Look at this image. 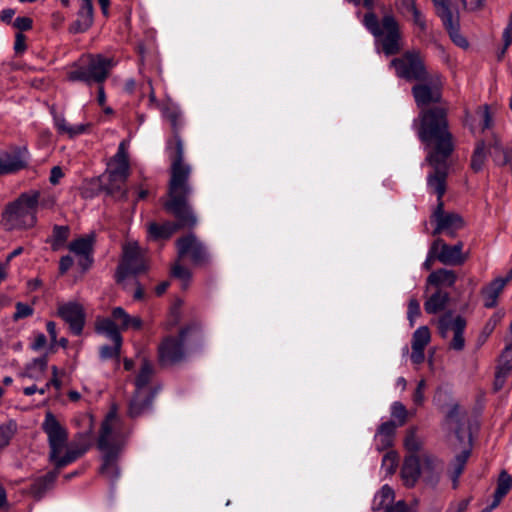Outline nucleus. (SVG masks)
<instances>
[{
	"label": "nucleus",
	"mask_w": 512,
	"mask_h": 512,
	"mask_svg": "<svg viewBox=\"0 0 512 512\" xmlns=\"http://www.w3.org/2000/svg\"><path fill=\"white\" fill-rule=\"evenodd\" d=\"M417 135L428 148L426 160L435 173L446 172L447 160L454 150L453 135L449 130L448 107L438 105L422 109L414 121Z\"/></svg>",
	"instance_id": "1"
},
{
	"label": "nucleus",
	"mask_w": 512,
	"mask_h": 512,
	"mask_svg": "<svg viewBox=\"0 0 512 512\" xmlns=\"http://www.w3.org/2000/svg\"><path fill=\"white\" fill-rule=\"evenodd\" d=\"M47 435L49 461L60 470L82 457L91 447V431L77 433L68 443V431L53 413L47 412L42 423Z\"/></svg>",
	"instance_id": "2"
},
{
	"label": "nucleus",
	"mask_w": 512,
	"mask_h": 512,
	"mask_svg": "<svg viewBox=\"0 0 512 512\" xmlns=\"http://www.w3.org/2000/svg\"><path fill=\"white\" fill-rule=\"evenodd\" d=\"M186 189L176 193L171 190V177L168 182L167 200L163 203L164 209L173 215L177 222L166 221L162 224L150 222L147 224L148 237L151 240L159 241L169 239L181 228H193L197 224V217L193 212L189 199L193 194V187L190 180H186Z\"/></svg>",
	"instance_id": "3"
},
{
	"label": "nucleus",
	"mask_w": 512,
	"mask_h": 512,
	"mask_svg": "<svg viewBox=\"0 0 512 512\" xmlns=\"http://www.w3.org/2000/svg\"><path fill=\"white\" fill-rule=\"evenodd\" d=\"M163 117L169 122L172 136L166 141V153L170 159L171 190L176 193L186 189V180H190L192 166L184 161V143L180 132L185 126L182 110L175 104H168L163 108Z\"/></svg>",
	"instance_id": "4"
},
{
	"label": "nucleus",
	"mask_w": 512,
	"mask_h": 512,
	"mask_svg": "<svg viewBox=\"0 0 512 512\" xmlns=\"http://www.w3.org/2000/svg\"><path fill=\"white\" fill-rule=\"evenodd\" d=\"M363 6L369 10L364 15L363 24L367 30L377 38L382 45V50L386 56L399 53L401 50L400 25L391 11H386L379 20L373 12L374 0H361Z\"/></svg>",
	"instance_id": "5"
},
{
	"label": "nucleus",
	"mask_w": 512,
	"mask_h": 512,
	"mask_svg": "<svg viewBox=\"0 0 512 512\" xmlns=\"http://www.w3.org/2000/svg\"><path fill=\"white\" fill-rule=\"evenodd\" d=\"M446 172H438V174L429 175L427 178L428 188L437 195V205L431 214V222L435 223L433 235L446 234L453 238L457 232L464 228L465 221L463 217L451 211L444 209L442 200L446 192Z\"/></svg>",
	"instance_id": "6"
},
{
	"label": "nucleus",
	"mask_w": 512,
	"mask_h": 512,
	"mask_svg": "<svg viewBox=\"0 0 512 512\" xmlns=\"http://www.w3.org/2000/svg\"><path fill=\"white\" fill-rule=\"evenodd\" d=\"M40 192L30 190L9 203L2 213L1 223L6 230L29 229L37 223Z\"/></svg>",
	"instance_id": "7"
},
{
	"label": "nucleus",
	"mask_w": 512,
	"mask_h": 512,
	"mask_svg": "<svg viewBox=\"0 0 512 512\" xmlns=\"http://www.w3.org/2000/svg\"><path fill=\"white\" fill-rule=\"evenodd\" d=\"M114 64L112 59L101 54L83 56L78 63L73 64L67 73L72 82H83L89 86L103 84L108 78Z\"/></svg>",
	"instance_id": "8"
},
{
	"label": "nucleus",
	"mask_w": 512,
	"mask_h": 512,
	"mask_svg": "<svg viewBox=\"0 0 512 512\" xmlns=\"http://www.w3.org/2000/svg\"><path fill=\"white\" fill-rule=\"evenodd\" d=\"M200 331V324L193 321L182 327L177 336L167 335L158 345V361L161 366H172L186 357L185 342L192 333Z\"/></svg>",
	"instance_id": "9"
},
{
	"label": "nucleus",
	"mask_w": 512,
	"mask_h": 512,
	"mask_svg": "<svg viewBox=\"0 0 512 512\" xmlns=\"http://www.w3.org/2000/svg\"><path fill=\"white\" fill-rule=\"evenodd\" d=\"M128 435L129 431L124 427L122 420L115 411H110L101 424L97 447L99 450L120 452Z\"/></svg>",
	"instance_id": "10"
},
{
	"label": "nucleus",
	"mask_w": 512,
	"mask_h": 512,
	"mask_svg": "<svg viewBox=\"0 0 512 512\" xmlns=\"http://www.w3.org/2000/svg\"><path fill=\"white\" fill-rule=\"evenodd\" d=\"M442 89V76L437 72H431L424 79L417 81L411 92L417 107L422 110L432 103L444 105Z\"/></svg>",
	"instance_id": "11"
},
{
	"label": "nucleus",
	"mask_w": 512,
	"mask_h": 512,
	"mask_svg": "<svg viewBox=\"0 0 512 512\" xmlns=\"http://www.w3.org/2000/svg\"><path fill=\"white\" fill-rule=\"evenodd\" d=\"M391 65L398 77L409 82H417L431 73L426 69L424 59L418 51L405 52L401 57L393 59Z\"/></svg>",
	"instance_id": "12"
},
{
	"label": "nucleus",
	"mask_w": 512,
	"mask_h": 512,
	"mask_svg": "<svg viewBox=\"0 0 512 512\" xmlns=\"http://www.w3.org/2000/svg\"><path fill=\"white\" fill-rule=\"evenodd\" d=\"M433 3L451 40L461 48L468 47V41L460 33L458 5L452 0H433Z\"/></svg>",
	"instance_id": "13"
},
{
	"label": "nucleus",
	"mask_w": 512,
	"mask_h": 512,
	"mask_svg": "<svg viewBox=\"0 0 512 512\" xmlns=\"http://www.w3.org/2000/svg\"><path fill=\"white\" fill-rule=\"evenodd\" d=\"M147 265L138 245H127L124 248L123 260L118 266L117 282L123 281L129 274L137 275L145 272Z\"/></svg>",
	"instance_id": "14"
},
{
	"label": "nucleus",
	"mask_w": 512,
	"mask_h": 512,
	"mask_svg": "<svg viewBox=\"0 0 512 512\" xmlns=\"http://www.w3.org/2000/svg\"><path fill=\"white\" fill-rule=\"evenodd\" d=\"M178 257H189L194 265L203 266L209 261V254L203 243L194 235L188 234L176 241Z\"/></svg>",
	"instance_id": "15"
},
{
	"label": "nucleus",
	"mask_w": 512,
	"mask_h": 512,
	"mask_svg": "<svg viewBox=\"0 0 512 512\" xmlns=\"http://www.w3.org/2000/svg\"><path fill=\"white\" fill-rule=\"evenodd\" d=\"M432 243L438 251V261L444 265L460 266L469 258V252L463 251L464 243L462 241L449 245L443 239L437 238Z\"/></svg>",
	"instance_id": "16"
},
{
	"label": "nucleus",
	"mask_w": 512,
	"mask_h": 512,
	"mask_svg": "<svg viewBox=\"0 0 512 512\" xmlns=\"http://www.w3.org/2000/svg\"><path fill=\"white\" fill-rule=\"evenodd\" d=\"M57 313L69 324L73 334L80 335L82 333L85 324V312L81 304L72 301L59 304Z\"/></svg>",
	"instance_id": "17"
},
{
	"label": "nucleus",
	"mask_w": 512,
	"mask_h": 512,
	"mask_svg": "<svg viewBox=\"0 0 512 512\" xmlns=\"http://www.w3.org/2000/svg\"><path fill=\"white\" fill-rule=\"evenodd\" d=\"M444 471V463L432 454H421V476L423 482L431 487H436L440 482Z\"/></svg>",
	"instance_id": "18"
},
{
	"label": "nucleus",
	"mask_w": 512,
	"mask_h": 512,
	"mask_svg": "<svg viewBox=\"0 0 512 512\" xmlns=\"http://www.w3.org/2000/svg\"><path fill=\"white\" fill-rule=\"evenodd\" d=\"M95 242V236L89 234L70 242L68 248L71 252L79 256L78 264L83 270L88 269L92 262L93 245Z\"/></svg>",
	"instance_id": "19"
},
{
	"label": "nucleus",
	"mask_w": 512,
	"mask_h": 512,
	"mask_svg": "<svg viewBox=\"0 0 512 512\" xmlns=\"http://www.w3.org/2000/svg\"><path fill=\"white\" fill-rule=\"evenodd\" d=\"M2 157L3 165L12 169V171L7 172V175H9L28 167L30 153L26 146H15L11 152H2Z\"/></svg>",
	"instance_id": "20"
},
{
	"label": "nucleus",
	"mask_w": 512,
	"mask_h": 512,
	"mask_svg": "<svg viewBox=\"0 0 512 512\" xmlns=\"http://www.w3.org/2000/svg\"><path fill=\"white\" fill-rule=\"evenodd\" d=\"M431 340L430 330L427 326H420L417 328L411 341V361L414 364H421L425 360L424 350Z\"/></svg>",
	"instance_id": "21"
},
{
	"label": "nucleus",
	"mask_w": 512,
	"mask_h": 512,
	"mask_svg": "<svg viewBox=\"0 0 512 512\" xmlns=\"http://www.w3.org/2000/svg\"><path fill=\"white\" fill-rule=\"evenodd\" d=\"M512 373V344L507 346L501 354L499 364L496 367L495 377L493 381L494 392L500 391L507 378Z\"/></svg>",
	"instance_id": "22"
},
{
	"label": "nucleus",
	"mask_w": 512,
	"mask_h": 512,
	"mask_svg": "<svg viewBox=\"0 0 512 512\" xmlns=\"http://www.w3.org/2000/svg\"><path fill=\"white\" fill-rule=\"evenodd\" d=\"M104 177L106 180L102 182V189L106 193L118 199L127 198L128 190L125 188V183L128 176L115 174V171L107 169Z\"/></svg>",
	"instance_id": "23"
},
{
	"label": "nucleus",
	"mask_w": 512,
	"mask_h": 512,
	"mask_svg": "<svg viewBox=\"0 0 512 512\" xmlns=\"http://www.w3.org/2000/svg\"><path fill=\"white\" fill-rule=\"evenodd\" d=\"M421 476V455L410 454L405 457L402 468L401 478L406 487H413Z\"/></svg>",
	"instance_id": "24"
},
{
	"label": "nucleus",
	"mask_w": 512,
	"mask_h": 512,
	"mask_svg": "<svg viewBox=\"0 0 512 512\" xmlns=\"http://www.w3.org/2000/svg\"><path fill=\"white\" fill-rule=\"evenodd\" d=\"M93 21L92 2H82L76 20L69 26V32L73 34L84 33L92 26Z\"/></svg>",
	"instance_id": "25"
},
{
	"label": "nucleus",
	"mask_w": 512,
	"mask_h": 512,
	"mask_svg": "<svg viewBox=\"0 0 512 512\" xmlns=\"http://www.w3.org/2000/svg\"><path fill=\"white\" fill-rule=\"evenodd\" d=\"M115 171V174L130 175V162L128 154V142L123 140L119 143L116 154L110 159L108 168Z\"/></svg>",
	"instance_id": "26"
},
{
	"label": "nucleus",
	"mask_w": 512,
	"mask_h": 512,
	"mask_svg": "<svg viewBox=\"0 0 512 512\" xmlns=\"http://www.w3.org/2000/svg\"><path fill=\"white\" fill-rule=\"evenodd\" d=\"M103 453L100 474L114 483L120 476V470L117 464L119 452L111 450H100Z\"/></svg>",
	"instance_id": "27"
},
{
	"label": "nucleus",
	"mask_w": 512,
	"mask_h": 512,
	"mask_svg": "<svg viewBox=\"0 0 512 512\" xmlns=\"http://www.w3.org/2000/svg\"><path fill=\"white\" fill-rule=\"evenodd\" d=\"M51 114L53 115L54 125L58 133L65 134L69 138L84 134L90 126V124L70 125L62 114L56 113L54 107L51 108Z\"/></svg>",
	"instance_id": "28"
},
{
	"label": "nucleus",
	"mask_w": 512,
	"mask_h": 512,
	"mask_svg": "<svg viewBox=\"0 0 512 512\" xmlns=\"http://www.w3.org/2000/svg\"><path fill=\"white\" fill-rule=\"evenodd\" d=\"M111 316L115 320L119 331H127L128 329L140 330L143 321L138 316H131L122 307L112 309Z\"/></svg>",
	"instance_id": "29"
},
{
	"label": "nucleus",
	"mask_w": 512,
	"mask_h": 512,
	"mask_svg": "<svg viewBox=\"0 0 512 512\" xmlns=\"http://www.w3.org/2000/svg\"><path fill=\"white\" fill-rule=\"evenodd\" d=\"M396 424L394 421H386L382 423L375 434V445L378 451H382L388 449L392 446L395 432H396Z\"/></svg>",
	"instance_id": "30"
},
{
	"label": "nucleus",
	"mask_w": 512,
	"mask_h": 512,
	"mask_svg": "<svg viewBox=\"0 0 512 512\" xmlns=\"http://www.w3.org/2000/svg\"><path fill=\"white\" fill-rule=\"evenodd\" d=\"M95 331L111 339L114 344L119 345L123 341L118 326L112 316L111 318L98 317L95 321Z\"/></svg>",
	"instance_id": "31"
},
{
	"label": "nucleus",
	"mask_w": 512,
	"mask_h": 512,
	"mask_svg": "<svg viewBox=\"0 0 512 512\" xmlns=\"http://www.w3.org/2000/svg\"><path fill=\"white\" fill-rule=\"evenodd\" d=\"M507 285V279L495 278L487 286L483 287L481 294L486 308H493L497 305L498 297Z\"/></svg>",
	"instance_id": "32"
},
{
	"label": "nucleus",
	"mask_w": 512,
	"mask_h": 512,
	"mask_svg": "<svg viewBox=\"0 0 512 512\" xmlns=\"http://www.w3.org/2000/svg\"><path fill=\"white\" fill-rule=\"evenodd\" d=\"M449 294L437 289L424 303V309L428 314H436L444 310L449 302Z\"/></svg>",
	"instance_id": "33"
},
{
	"label": "nucleus",
	"mask_w": 512,
	"mask_h": 512,
	"mask_svg": "<svg viewBox=\"0 0 512 512\" xmlns=\"http://www.w3.org/2000/svg\"><path fill=\"white\" fill-rule=\"evenodd\" d=\"M457 280V275L454 271L448 269H438L433 271L427 278V284L436 287L446 286L452 287Z\"/></svg>",
	"instance_id": "34"
},
{
	"label": "nucleus",
	"mask_w": 512,
	"mask_h": 512,
	"mask_svg": "<svg viewBox=\"0 0 512 512\" xmlns=\"http://www.w3.org/2000/svg\"><path fill=\"white\" fill-rule=\"evenodd\" d=\"M59 470L50 471L44 476L37 478L30 486V493L37 499H40L45 492L52 486L58 476Z\"/></svg>",
	"instance_id": "35"
},
{
	"label": "nucleus",
	"mask_w": 512,
	"mask_h": 512,
	"mask_svg": "<svg viewBox=\"0 0 512 512\" xmlns=\"http://www.w3.org/2000/svg\"><path fill=\"white\" fill-rule=\"evenodd\" d=\"M151 405V398L148 392L138 393L135 392L134 397L131 399L128 408V414L131 418H136L143 414Z\"/></svg>",
	"instance_id": "36"
},
{
	"label": "nucleus",
	"mask_w": 512,
	"mask_h": 512,
	"mask_svg": "<svg viewBox=\"0 0 512 512\" xmlns=\"http://www.w3.org/2000/svg\"><path fill=\"white\" fill-rule=\"evenodd\" d=\"M469 455V451H463L460 454H458L455 457L454 461L451 463V467L448 471V474L452 481V486L454 489L458 487L459 478L464 471Z\"/></svg>",
	"instance_id": "37"
},
{
	"label": "nucleus",
	"mask_w": 512,
	"mask_h": 512,
	"mask_svg": "<svg viewBox=\"0 0 512 512\" xmlns=\"http://www.w3.org/2000/svg\"><path fill=\"white\" fill-rule=\"evenodd\" d=\"M153 373H154V369H153L152 364L149 361L144 360L141 365L140 371L136 377V380H135V386H136L135 392H138V393L148 392L147 386L151 381Z\"/></svg>",
	"instance_id": "38"
},
{
	"label": "nucleus",
	"mask_w": 512,
	"mask_h": 512,
	"mask_svg": "<svg viewBox=\"0 0 512 512\" xmlns=\"http://www.w3.org/2000/svg\"><path fill=\"white\" fill-rule=\"evenodd\" d=\"M487 145L484 141L477 142L473 154L471 156V169L474 172H480L483 170L486 159H487Z\"/></svg>",
	"instance_id": "39"
},
{
	"label": "nucleus",
	"mask_w": 512,
	"mask_h": 512,
	"mask_svg": "<svg viewBox=\"0 0 512 512\" xmlns=\"http://www.w3.org/2000/svg\"><path fill=\"white\" fill-rule=\"evenodd\" d=\"M459 319H464L462 316L454 317L452 312L443 314L438 320V331L442 338H447L450 332H454L455 324Z\"/></svg>",
	"instance_id": "40"
},
{
	"label": "nucleus",
	"mask_w": 512,
	"mask_h": 512,
	"mask_svg": "<svg viewBox=\"0 0 512 512\" xmlns=\"http://www.w3.org/2000/svg\"><path fill=\"white\" fill-rule=\"evenodd\" d=\"M16 432L17 423L14 420H10L5 424L0 425V451L10 444V441Z\"/></svg>",
	"instance_id": "41"
},
{
	"label": "nucleus",
	"mask_w": 512,
	"mask_h": 512,
	"mask_svg": "<svg viewBox=\"0 0 512 512\" xmlns=\"http://www.w3.org/2000/svg\"><path fill=\"white\" fill-rule=\"evenodd\" d=\"M466 328V320L459 319L458 323L455 324L453 339L450 342V348L456 351H461L465 346L464 331Z\"/></svg>",
	"instance_id": "42"
},
{
	"label": "nucleus",
	"mask_w": 512,
	"mask_h": 512,
	"mask_svg": "<svg viewBox=\"0 0 512 512\" xmlns=\"http://www.w3.org/2000/svg\"><path fill=\"white\" fill-rule=\"evenodd\" d=\"M394 500V491L388 486L384 485L374 498V509H380L388 506Z\"/></svg>",
	"instance_id": "43"
},
{
	"label": "nucleus",
	"mask_w": 512,
	"mask_h": 512,
	"mask_svg": "<svg viewBox=\"0 0 512 512\" xmlns=\"http://www.w3.org/2000/svg\"><path fill=\"white\" fill-rule=\"evenodd\" d=\"M69 227L68 226H60L55 225L53 227L52 233V241L51 246L53 250H58L64 243L67 241L69 237Z\"/></svg>",
	"instance_id": "44"
},
{
	"label": "nucleus",
	"mask_w": 512,
	"mask_h": 512,
	"mask_svg": "<svg viewBox=\"0 0 512 512\" xmlns=\"http://www.w3.org/2000/svg\"><path fill=\"white\" fill-rule=\"evenodd\" d=\"M404 447L410 454L416 455L422 448V441L417 437L416 428H410L404 439Z\"/></svg>",
	"instance_id": "45"
},
{
	"label": "nucleus",
	"mask_w": 512,
	"mask_h": 512,
	"mask_svg": "<svg viewBox=\"0 0 512 512\" xmlns=\"http://www.w3.org/2000/svg\"><path fill=\"white\" fill-rule=\"evenodd\" d=\"M181 305L182 301L177 300L174 305L171 307L167 320L164 322L163 326L166 330H171L175 326H177L181 321Z\"/></svg>",
	"instance_id": "46"
},
{
	"label": "nucleus",
	"mask_w": 512,
	"mask_h": 512,
	"mask_svg": "<svg viewBox=\"0 0 512 512\" xmlns=\"http://www.w3.org/2000/svg\"><path fill=\"white\" fill-rule=\"evenodd\" d=\"M488 148L495 163L501 165L504 152L507 151V149L502 146L501 140L497 136H494L492 141L488 143Z\"/></svg>",
	"instance_id": "47"
},
{
	"label": "nucleus",
	"mask_w": 512,
	"mask_h": 512,
	"mask_svg": "<svg viewBox=\"0 0 512 512\" xmlns=\"http://www.w3.org/2000/svg\"><path fill=\"white\" fill-rule=\"evenodd\" d=\"M512 486V478L506 470H502L497 481L495 493L499 496H506Z\"/></svg>",
	"instance_id": "48"
},
{
	"label": "nucleus",
	"mask_w": 512,
	"mask_h": 512,
	"mask_svg": "<svg viewBox=\"0 0 512 512\" xmlns=\"http://www.w3.org/2000/svg\"><path fill=\"white\" fill-rule=\"evenodd\" d=\"M391 416L398 420L399 426H402L407 421L408 411L401 402L396 401L391 405Z\"/></svg>",
	"instance_id": "49"
},
{
	"label": "nucleus",
	"mask_w": 512,
	"mask_h": 512,
	"mask_svg": "<svg viewBox=\"0 0 512 512\" xmlns=\"http://www.w3.org/2000/svg\"><path fill=\"white\" fill-rule=\"evenodd\" d=\"M48 365V358L47 356H41L38 358H35L30 364L26 367V373L29 377L34 376V371L38 370L40 373H43Z\"/></svg>",
	"instance_id": "50"
},
{
	"label": "nucleus",
	"mask_w": 512,
	"mask_h": 512,
	"mask_svg": "<svg viewBox=\"0 0 512 512\" xmlns=\"http://www.w3.org/2000/svg\"><path fill=\"white\" fill-rule=\"evenodd\" d=\"M421 315V309H420V303L415 298H410L408 302V309H407V319L410 323V326H414L416 319Z\"/></svg>",
	"instance_id": "51"
},
{
	"label": "nucleus",
	"mask_w": 512,
	"mask_h": 512,
	"mask_svg": "<svg viewBox=\"0 0 512 512\" xmlns=\"http://www.w3.org/2000/svg\"><path fill=\"white\" fill-rule=\"evenodd\" d=\"M171 274L173 277L178 278L183 282L184 288L187 287L192 276L191 272L184 266L180 265L179 263H176L172 267Z\"/></svg>",
	"instance_id": "52"
},
{
	"label": "nucleus",
	"mask_w": 512,
	"mask_h": 512,
	"mask_svg": "<svg viewBox=\"0 0 512 512\" xmlns=\"http://www.w3.org/2000/svg\"><path fill=\"white\" fill-rule=\"evenodd\" d=\"M122 343L119 345L114 344L113 346L104 345L100 348V358L102 360H108V359H119L120 356V350H121Z\"/></svg>",
	"instance_id": "53"
},
{
	"label": "nucleus",
	"mask_w": 512,
	"mask_h": 512,
	"mask_svg": "<svg viewBox=\"0 0 512 512\" xmlns=\"http://www.w3.org/2000/svg\"><path fill=\"white\" fill-rule=\"evenodd\" d=\"M16 311L13 314V320L17 321L19 319L27 318L34 313V309L32 306L25 304L23 302H17L15 305Z\"/></svg>",
	"instance_id": "54"
},
{
	"label": "nucleus",
	"mask_w": 512,
	"mask_h": 512,
	"mask_svg": "<svg viewBox=\"0 0 512 512\" xmlns=\"http://www.w3.org/2000/svg\"><path fill=\"white\" fill-rule=\"evenodd\" d=\"M382 466L386 469V472L392 474L397 466L396 454L388 452L384 455L382 460Z\"/></svg>",
	"instance_id": "55"
},
{
	"label": "nucleus",
	"mask_w": 512,
	"mask_h": 512,
	"mask_svg": "<svg viewBox=\"0 0 512 512\" xmlns=\"http://www.w3.org/2000/svg\"><path fill=\"white\" fill-rule=\"evenodd\" d=\"M395 6L402 15H405L407 12L411 13L417 8L415 0H396Z\"/></svg>",
	"instance_id": "56"
},
{
	"label": "nucleus",
	"mask_w": 512,
	"mask_h": 512,
	"mask_svg": "<svg viewBox=\"0 0 512 512\" xmlns=\"http://www.w3.org/2000/svg\"><path fill=\"white\" fill-rule=\"evenodd\" d=\"M33 21L30 17H17L14 22L13 26L19 30L18 33H22L23 31H28L32 28Z\"/></svg>",
	"instance_id": "57"
},
{
	"label": "nucleus",
	"mask_w": 512,
	"mask_h": 512,
	"mask_svg": "<svg viewBox=\"0 0 512 512\" xmlns=\"http://www.w3.org/2000/svg\"><path fill=\"white\" fill-rule=\"evenodd\" d=\"M426 388V381L421 379L416 387V390L413 394V402L414 404L421 406L424 403V390Z\"/></svg>",
	"instance_id": "58"
},
{
	"label": "nucleus",
	"mask_w": 512,
	"mask_h": 512,
	"mask_svg": "<svg viewBox=\"0 0 512 512\" xmlns=\"http://www.w3.org/2000/svg\"><path fill=\"white\" fill-rule=\"evenodd\" d=\"M411 14L413 16V23L420 29L421 32H425L427 30V24L422 12L416 8L411 12Z\"/></svg>",
	"instance_id": "59"
},
{
	"label": "nucleus",
	"mask_w": 512,
	"mask_h": 512,
	"mask_svg": "<svg viewBox=\"0 0 512 512\" xmlns=\"http://www.w3.org/2000/svg\"><path fill=\"white\" fill-rule=\"evenodd\" d=\"M458 409H459L458 405H454L448 412L447 419L449 421L455 422V424L457 425V427L455 429V434H456L457 438L461 440L460 427H459L460 420L458 419Z\"/></svg>",
	"instance_id": "60"
},
{
	"label": "nucleus",
	"mask_w": 512,
	"mask_h": 512,
	"mask_svg": "<svg viewBox=\"0 0 512 512\" xmlns=\"http://www.w3.org/2000/svg\"><path fill=\"white\" fill-rule=\"evenodd\" d=\"M438 257H439L438 251L434 248V245L432 243L429 248L426 260L423 263V268L425 270H430L432 268L434 261L438 260Z\"/></svg>",
	"instance_id": "61"
},
{
	"label": "nucleus",
	"mask_w": 512,
	"mask_h": 512,
	"mask_svg": "<svg viewBox=\"0 0 512 512\" xmlns=\"http://www.w3.org/2000/svg\"><path fill=\"white\" fill-rule=\"evenodd\" d=\"M47 344L46 336L43 333H37L35 335L34 341L31 343V349L34 351H39L43 349Z\"/></svg>",
	"instance_id": "62"
},
{
	"label": "nucleus",
	"mask_w": 512,
	"mask_h": 512,
	"mask_svg": "<svg viewBox=\"0 0 512 512\" xmlns=\"http://www.w3.org/2000/svg\"><path fill=\"white\" fill-rule=\"evenodd\" d=\"M14 50L16 53H22L26 50V37L23 33L16 34Z\"/></svg>",
	"instance_id": "63"
},
{
	"label": "nucleus",
	"mask_w": 512,
	"mask_h": 512,
	"mask_svg": "<svg viewBox=\"0 0 512 512\" xmlns=\"http://www.w3.org/2000/svg\"><path fill=\"white\" fill-rule=\"evenodd\" d=\"M73 258L69 255L61 257L59 261V272L65 274L73 265Z\"/></svg>",
	"instance_id": "64"
}]
</instances>
